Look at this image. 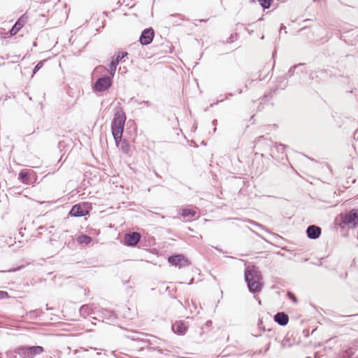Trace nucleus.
<instances>
[{
    "label": "nucleus",
    "mask_w": 358,
    "mask_h": 358,
    "mask_svg": "<svg viewBox=\"0 0 358 358\" xmlns=\"http://www.w3.org/2000/svg\"><path fill=\"white\" fill-rule=\"evenodd\" d=\"M127 53L124 52H118L115 62H118V63L125 57L127 56Z\"/></svg>",
    "instance_id": "412c9836"
},
{
    "label": "nucleus",
    "mask_w": 358,
    "mask_h": 358,
    "mask_svg": "<svg viewBox=\"0 0 358 358\" xmlns=\"http://www.w3.org/2000/svg\"><path fill=\"white\" fill-rule=\"evenodd\" d=\"M343 222L346 225L355 226L358 224V210L357 209L351 210L343 217Z\"/></svg>",
    "instance_id": "39448f33"
},
{
    "label": "nucleus",
    "mask_w": 358,
    "mask_h": 358,
    "mask_svg": "<svg viewBox=\"0 0 358 358\" xmlns=\"http://www.w3.org/2000/svg\"><path fill=\"white\" fill-rule=\"evenodd\" d=\"M43 65V61H41L39 62L36 66H35L34 69V73H36L41 68H42Z\"/></svg>",
    "instance_id": "4be33fe9"
},
{
    "label": "nucleus",
    "mask_w": 358,
    "mask_h": 358,
    "mask_svg": "<svg viewBox=\"0 0 358 358\" xmlns=\"http://www.w3.org/2000/svg\"><path fill=\"white\" fill-rule=\"evenodd\" d=\"M87 213V211L80 204L74 205L70 211V215L74 217L84 216Z\"/></svg>",
    "instance_id": "9d476101"
},
{
    "label": "nucleus",
    "mask_w": 358,
    "mask_h": 358,
    "mask_svg": "<svg viewBox=\"0 0 358 358\" xmlns=\"http://www.w3.org/2000/svg\"><path fill=\"white\" fill-rule=\"evenodd\" d=\"M141 236L138 232H131L124 236V241L128 246H135L140 241Z\"/></svg>",
    "instance_id": "0eeeda50"
},
{
    "label": "nucleus",
    "mask_w": 358,
    "mask_h": 358,
    "mask_svg": "<svg viewBox=\"0 0 358 358\" xmlns=\"http://www.w3.org/2000/svg\"><path fill=\"white\" fill-rule=\"evenodd\" d=\"M180 213L183 217L187 218L189 220L190 217H193L195 215L196 211L192 209L183 208L180 210Z\"/></svg>",
    "instance_id": "dca6fc26"
},
{
    "label": "nucleus",
    "mask_w": 358,
    "mask_h": 358,
    "mask_svg": "<svg viewBox=\"0 0 358 358\" xmlns=\"http://www.w3.org/2000/svg\"><path fill=\"white\" fill-rule=\"evenodd\" d=\"M26 18L24 16L20 17L10 31L11 36L15 35L24 25Z\"/></svg>",
    "instance_id": "9b49d317"
},
{
    "label": "nucleus",
    "mask_w": 358,
    "mask_h": 358,
    "mask_svg": "<svg viewBox=\"0 0 358 358\" xmlns=\"http://www.w3.org/2000/svg\"><path fill=\"white\" fill-rule=\"evenodd\" d=\"M306 358H310V357H306Z\"/></svg>",
    "instance_id": "bb28decb"
},
{
    "label": "nucleus",
    "mask_w": 358,
    "mask_h": 358,
    "mask_svg": "<svg viewBox=\"0 0 358 358\" xmlns=\"http://www.w3.org/2000/svg\"><path fill=\"white\" fill-rule=\"evenodd\" d=\"M154 37V30L152 28L145 29L141 34L139 41L142 45L150 44Z\"/></svg>",
    "instance_id": "6e6552de"
},
{
    "label": "nucleus",
    "mask_w": 358,
    "mask_h": 358,
    "mask_svg": "<svg viewBox=\"0 0 358 358\" xmlns=\"http://www.w3.org/2000/svg\"><path fill=\"white\" fill-rule=\"evenodd\" d=\"M288 295H289L290 299H292L294 303L297 302V299H296V296L293 294L289 292Z\"/></svg>",
    "instance_id": "5701e85b"
},
{
    "label": "nucleus",
    "mask_w": 358,
    "mask_h": 358,
    "mask_svg": "<svg viewBox=\"0 0 358 358\" xmlns=\"http://www.w3.org/2000/svg\"><path fill=\"white\" fill-rule=\"evenodd\" d=\"M4 294H7V293L5 292H0V295H4Z\"/></svg>",
    "instance_id": "393cba45"
},
{
    "label": "nucleus",
    "mask_w": 358,
    "mask_h": 358,
    "mask_svg": "<svg viewBox=\"0 0 358 358\" xmlns=\"http://www.w3.org/2000/svg\"><path fill=\"white\" fill-rule=\"evenodd\" d=\"M43 348L41 346H20L15 350V352L22 358H34L36 355H40L43 352Z\"/></svg>",
    "instance_id": "7ed1b4c3"
},
{
    "label": "nucleus",
    "mask_w": 358,
    "mask_h": 358,
    "mask_svg": "<svg viewBox=\"0 0 358 358\" xmlns=\"http://www.w3.org/2000/svg\"><path fill=\"white\" fill-rule=\"evenodd\" d=\"M126 116L124 113L121 110H118L114 115V118L111 122L112 134L115 141H120L122 137L124 128Z\"/></svg>",
    "instance_id": "f03ea898"
},
{
    "label": "nucleus",
    "mask_w": 358,
    "mask_h": 358,
    "mask_svg": "<svg viewBox=\"0 0 358 358\" xmlns=\"http://www.w3.org/2000/svg\"><path fill=\"white\" fill-rule=\"evenodd\" d=\"M167 23L173 25H180L183 18L180 15H170L166 19Z\"/></svg>",
    "instance_id": "4468645a"
},
{
    "label": "nucleus",
    "mask_w": 358,
    "mask_h": 358,
    "mask_svg": "<svg viewBox=\"0 0 358 358\" xmlns=\"http://www.w3.org/2000/svg\"><path fill=\"white\" fill-rule=\"evenodd\" d=\"M264 8H268L271 6V0H258Z\"/></svg>",
    "instance_id": "aec40b11"
},
{
    "label": "nucleus",
    "mask_w": 358,
    "mask_h": 358,
    "mask_svg": "<svg viewBox=\"0 0 358 358\" xmlns=\"http://www.w3.org/2000/svg\"><path fill=\"white\" fill-rule=\"evenodd\" d=\"M92 241L91 237L87 235H82L78 238V242L80 244H88Z\"/></svg>",
    "instance_id": "f3484780"
},
{
    "label": "nucleus",
    "mask_w": 358,
    "mask_h": 358,
    "mask_svg": "<svg viewBox=\"0 0 358 358\" xmlns=\"http://www.w3.org/2000/svg\"><path fill=\"white\" fill-rule=\"evenodd\" d=\"M295 68H296V66H293L292 68H291V69H289V73L290 74H292V73H293V69H295Z\"/></svg>",
    "instance_id": "b1692460"
},
{
    "label": "nucleus",
    "mask_w": 358,
    "mask_h": 358,
    "mask_svg": "<svg viewBox=\"0 0 358 358\" xmlns=\"http://www.w3.org/2000/svg\"><path fill=\"white\" fill-rule=\"evenodd\" d=\"M261 272L255 267H248L245 271V280L248 283L250 292H259L263 287Z\"/></svg>",
    "instance_id": "f257e3e1"
},
{
    "label": "nucleus",
    "mask_w": 358,
    "mask_h": 358,
    "mask_svg": "<svg viewBox=\"0 0 358 358\" xmlns=\"http://www.w3.org/2000/svg\"><path fill=\"white\" fill-rule=\"evenodd\" d=\"M111 84V78L109 76H103L95 82L94 88L96 91L103 92L109 88Z\"/></svg>",
    "instance_id": "20e7f679"
},
{
    "label": "nucleus",
    "mask_w": 358,
    "mask_h": 358,
    "mask_svg": "<svg viewBox=\"0 0 358 358\" xmlns=\"http://www.w3.org/2000/svg\"><path fill=\"white\" fill-rule=\"evenodd\" d=\"M216 122H217V120H214V121L213 122V124H216Z\"/></svg>",
    "instance_id": "a878e982"
},
{
    "label": "nucleus",
    "mask_w": 358,
    "mask_h": 358,
    "mask_svg": "<svg viewBox=\"0 0 358 358\" xmlns=\"http://www.w3.org/2000/svg\"><path fill=\"white\" fill-rule=\"evenodd\" d=\"M274 320L280 325L284 326L288 323L289 317L285 313H278L274 316Z\"/></svg>",
    "instance_id": "ddd939ff"
},
{
    "label": "nucleus",
    "mask_w": 358,
    "mask_h": 358,
    "mask_svg": "<svg viewBox=\"0 0 358 358\" xmlns=\"http://www.w3.org/2000/svg\"><path fill=\"white\" fill-rule=\"evenodd\" d=\"M19 180L23 183L28 184V173L26 171H21L19 174Z\"/></svg>",
    "instance_id": "a211bd4d"
},
{
    "label": "nucleus",
    "mask_w": 358,
    "mask_h": 358,
    "mask_svg": "<svg viewBox=\"0 0 358 358\" xmlns=\"http://www.w3.org/2000/svg\"><path fill=\"white\" fill-rule=\"evenodd\" d=\"M306 234L309 238L316 239L319 238L321 234V229L316 225H310L308 227Z\"/></svg>",
    "instance_id": "1a4fd4ad"
},
{
    "label": "nucleus",
    "mask_w": 358,
    "mask_h": 358,
    "mask_svg": "<svg viewBox=\"0 0 358 358\" xmlns=\"http://www.w3.org/2000/svg\"><path fill=\"white\" fill-rule=\"evenodd\" d=\"M117 64H118V62H115V60L112 61L110 63V65H109L110 73L112 75V76H114V73L116 71Z\"/></svg>",
    "instance_id": "6ab92c4d"
},
{
    "label": "nucleus",
    "mask_w": 358,
    "mask_h": 358,
    "mask_svg": "<svg viewBox=\"0 0 358 358\" xmlns=\"http://www.w3.org/2000/svg\"><path fill=\"white\" fill-rule=\"evenodd\" d=\"M168 260L170 264L176 266H178L179 268L189 265L188 260L182 255L169 257Z\"/></svg>",
    "instance_id": "423d86ee"
},
{
    "label": "nucleus",
    "mask_w": 358,
    "mask_h": 358,
    "mask_svg": "<svg viewBox=\"0 0 358 358\" xmlns=\"http://www.w3.org/2000/svg\"><path fill=\"white\" fill-rule=\"evenodd\" d=\"M172 329L175 333L178 334H185L187 331V327L184 322L178 321L172 325Z\"/></svg>",
    "instance_id": "f8f14e48"
},
{
    "label": "nucleus",
    "mask_w": 358,
    "mask_h": 358,
    "mask_svg": "<svg viewBox=\"0 0 358 358\" xmlns=\"http://www.w3.org/2000/svg\"><path fill=\"white\" fill-rule=\"evenodd\" d=\"M115 142L116 145L118 148H120V149L122 150V152H123L124 153H126V154L129 152L130 146L127 140L120 138V141H115Z\"/></svg>",
    "instance_id": "2eb2a0df"
}]
</instances>
